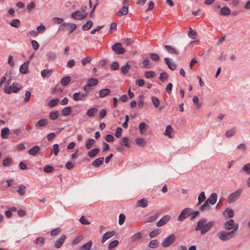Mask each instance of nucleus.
Listing matches in <instances>:
<instances>
[{
  "mask_svg": "<svg viewBox=\"0 0 250 250\" xmlns=\"http://www.w3.org/2000/svg\"><path fill=\"white\" fill-rule=\"evenodd\" d=\"M41 74L42 77L48 78L53 74V71L52 69H45L41 71Z\"/></svg>",
  "mask_w": 250,
  "mask_h": 250,
  "instance_id": "obj_17",
  "label": "nucleus"
},
{
  "mask_svg": "<svg viewBox=\"0 0 250 250\" xmlns=\"http://www.w3.org/2000/svg\"><path fill=\"white\" fill-rule=\"evenodd\" d=\"M146 125L144 123H142L139 125V129L141 134H144L146 132Z\"/></svg>",
  "mask_w": 250,
  "mask_h": 250,
  "instance_id": "obj_61",
  "label": "nucleus"
},
{
  "mask_svg": "<svg viewBox=\"0 0 250 250\" xmlns=\"http://www.w3.org/2000/svg\"><path fill=\"white\" fill-rule=\"evenodd\" d=\"M206 199L205 193L204 191H202L199 195L198 197L197 205H200Z\"/></svg>",
  "mask_w": 250,
  "mask_h": 250,
  "instance_id": "obj_34",
  "label": "nucleus"
},
{
  "mask_svg": "<svg viewBox=\"0 0 250 250\" xmlns=\"http://www.w3.org/2000/svg\"><path fill=\"white\" fill-rule=\"evenodd\" d=\"M143 67L146 68H150L151 67V63L148 58L145 59L142 62Z\"/></svg>",
  "mask_w": 250,
  "mask_h": 250,
  "instance_id": "obj_40",
  "label": "nucleus"
},
{
  "mask_svg": "<svg viewBox=\"0 0 250 250\" xmlns=\"http://www.w3.org/2000/svg\"><path fill=\"white\" fill-rule=\"evenodd\" d=\"M104 157H100L97 159H96L95 161H94L92 163V165L94 167H98L101 165H102L104 162Z\"/></svg>",
  "mask_w": 250,
  "mask_h": 250,
  "instance_id": "obj_27",
  "label": "nucleus"
},
{
  "mask_svg": "<svg viewBox=\"0 0 250 250\" xmlns=\"http://www.w3.org/2000/svg\"><path fill=\"white\" fill-rule=\"evenodd\" d=\"M188 35L190 38L192 39H195V36H196V33L195 31H193L192 29L190 27L189 28Z\"/></svg>",
  "mask_w": 250,
  "mask_h": 250,
  "instance_id": "obj_54",
  "label": "nucleus"
},
{
  "mask_svg": "<svg viewBox=\"0 0 250 250\" xmlns=\"http://www.w3.org/2000/svg\"><path fill=\"white\" fill-rule=\"evenodd\" d=\"M214 223L215 222L213 221L208 223L207 219L205 218H203L197 222V226L195 229L196 231L200 230L201 234L203 235L213 227Z\"/></svg>",
  "mask_w": 250,
  "mask_h": 250,
  "instance_id": "obj_1",
  "label": "nucleus"
},
{
  "mask_svg": "<svg viewBox=\"0 0 250 250\" xmlns=\"http://www.w3.org/2000/svg\"><path fill=\"white\" fill-rule=\"evenodd\" d=\"M224 215L228 218H231L234 216L233 209L230 208H227L224 212Z\"/></svg>",
  "mask_w": 250,
  "mask_h": 250,
  "instance_id": "obj_31",
  "label": "nucleus"
},
{
  "mask_svg": "<svg viewBox=\"0 0 250 250\" xmlns=\"http://www.w3.org/2000/svg\"><path fill=\"white\" fill-rule=\"evenodd\" d=\"M155 75V72L153 71H146L145 73V76L148 79H150L154 77Z\"/></svg>",
  "mask_w": 250,
  "mask_h": 250,
  "instance_id": "obj_55",
  "label": "nucleus"
},
{
  "mask_svg": "<svg viewBox=\"0 0 250 250\" xmlns=\"http://www.w3.org/2000/svg\"><path fill=\"white\" fill-rule=\"evenodd\" d=\"M192 209L190 208H187L182 210L178 217V221L182 222L184 219L191 214Z\"/></svg>",
  "mask_w": 250,
  "mask_h": 250,
  "instance_id": "obj_4",
  "label": "nucleus"
},
{
  "mask_svg": "<svg viewBox=\"0 0 250 250\" xmlns=\"http://www.w3.org/2000/svg\"><path fill=\"white\" fill-rule=\"evenodd\" d=\"M148 202L147 199L146 198H143L136 202V207L145 208L148 206Z\"/></svg>",
  "mask_w": 250,
  "mask_h": 250,
  "instance_id": "obj_13",
  "label": "nucleus"
},
{
  "mask_svg": "<svg viewBox=\"0 0 250 250\" xmlns=\"http://www.w3.org/2000/svg\"><path fill=\"white\" fill-rule=\"evenodd\" d=\"M98 112V109L96 108H92L88 110L86 112V115L89 117H92Z\"/></svg>",
  "mask_w": 250,
  "mask_h": 250,
  "instance_id": "obj_36",
  "label": "nucleus"
},
{
  "mask_svg": "<svg viewBox=\"0 0 250 250\" xmlns=\"http://www.w3.org/2000/svg\"><path fill=\"white\" fill-rule=\"evenodd\" d=\"M59 114V112L57 111L51 112L49 113V118L52 120H56L58 118Z\"/></svg>",
  "mask_w": 250,
  "mask_h": 250,
  "instance_id": "obj_53",
  "label": "nucleus"
},
{
  "mask_svg": "<svg viewBox=\"0 0 250 250\" xmlns=\"http://www.w3.org/2000/svg\"><path fill=\"white\" fill-rule=\"evenodd\" d=\"M115 233L114 231H108L104 233L103 236L102 242L104 243L106 240L113 236Z\"/></svg>",
  "mask_w": 250,
  "mask_h": 250,
  "instance_id": "obj_24",
  "label": "nucleus"
},
{
  "mask_svg": "<svg viewBox=\"0 0 250 250\" xmlns=\"http://www.w3.org/2000/svg\"><path fill=\"white\" fill-rule=\"evenodd\" d=\"M9 132V129L8 127L3 128L1 131V136L3 139L8 138L7 134Z\"/></svg>",
  "mask_w": 250,
  "mask_h": 250,
  "instance_id": "obj_46",
  "label": "nucleus"
},
{
  "mask_svg": "<svg viewBox=\"0 0 250 250\" xmlns=\"http://www.w3.org/2000/svg\"><path fill=\"white\" fill-rule=\"evenodd\" d=\"M111 92V90L108 88H104L101 89L99 91V95L98 97V98H103L105 97V96L108 95Z\"/></svg>",
  "mask_w": 250,
  "mask_h": 250,
  "instance_id": "obj_20",
  "label": "nucleus"
},
{
  "mask_svg": "<svg viewBox=\"0 0 250 250\" xmlns=\"http://www.w3.org/2000/svg\"><path fill=\"white\" fill-rule=\"evenodd\" d=\"M217 199V195L216 193L214 192L211 194L210 196L208 198V199L206 200L208 204L214 205Z\"/></svg>",
  "mask_w": 250,
  "mask_h": 250,
  "instance_id": "obj_15",
  "label": "nucleus"
},
{
  "mask_svg": "<svg viewBox=\"0 0 250 250\" xmlns=\"http://www.w3.org/2000/svg\"><path fill=\"white\" fill-rule=\"evenodd\" d=\"M40 150V146H35L32 148L30 149L28 152L30 155L35 156L39 152Z\"/></svg>",
  "mask_w": 250,
  "mask_h": 250,
  "instance_id": "obj_18",
  "label": "nucleus"
},
{
  "mask_svg": "<svg viewBox=\"0 0 250 250\" xmlns=\"http://www.w3.org/2000/svg\"><path fill=\"white\" fill-rule=\"evenodd\" d=\"M12 92L17 93L18 91L21 89L22 86L21 85L18 83L14 82L12 85Z\"/></svg>",
  "mask_w": 250,
  "mask_h": 250,
  "instance_id": "obj_26",
  "label": "nucleus"
},
{
  "mask_svg": "<svg viewBox=\"0 0 250 250\" xmlns=\"http://www.w3.org/2000/svg\"><path fill=\"white\" fill-rule=\"evenodd\" d=\"M25 189H26L25 186L22 185L20 187L19 189H18V190L17 191L19 193L20 195H23L25 193Z\"/></svg>",
  "mask_w": 250,
  "mask_h": 250,
  "instance_id": "obj_58",
  "label": "nucleus"
},
{
  "mask_svg": "<svg viewBox=\"0 0 250 250\" xmlns=\"http://www.w3.org/2000/svg\"><path fill=\"white\" fill-rule=\"evenodd\" d=\"M98 83V80L96 78H90L87 81L88 86H93L96 85Z\"/></svg>",
  "mask_w": 250,
  "mask_h": 250,
  "instance_id": "obj_41",
  "label": "nucleus"
},
{
  "mask_svg": "<svg viewBox=\"0 0 250 250\" xmlns=\"http://www.w3.org/2000/svg\"><path fill=\"white\" fill-rule=\"evenodd\" d=\"M100 149L99 148H94L88 152V155L90 158H93L97 156L99 152Z\"/></svg>",
  "mask_w": 250,
  "mask_h": 250,
  "instance_id": "obj_32",
  "label": "nucleus"
},
{
  "mask_svg": "<svg viewBox=\"0 0 250 250\" xmlns=\"http://www.w3.org/2000/svg\"><path fill=\"white\" fill-rule=\"evenodd\" d=\"M142 237V233L138 232L134 234L131 238V240L132 242H135L138 241Z\"/></svg>",
  "mask_w": 250,
  "mask_h": 250,
  "instance_id": "obj_38",
  "label": "nucleus"
},
{
  "mask_svg": "<svg viewBox=\"0 0 250 250\" xmlns=\"http://www.w3.org/2000/svg\"><path fill=\"white\" fill-rule=\"evenodd\" d=\"M80 222L83 225H89L90 224V222H89L86 219L85 216H82L80 220Z\"/></svg>",
  "mask_w": 250,
  "mask_h": 250,
  "instance_id": "obj_59",
  "label": "nucleus"
},
{
  "mask_svg": "<svg viewBox=\"0 0 250 250\" xmlns=\"http://www.w3.org/2000/svg\"><path fill=\"white\" fill-rule=\"evenodd\" d=\"M71 78L70 76L63 77L61 81V84L63 86H66L71 81Z\"/></svg>",
  "mask_w": 250,
  "mask_h": 250,
  "instance_id": "obj_33",
  "label": "nucleus"
},
{
  "mask_svg": "<svg viewBox=\"0 0 250 250\" xmlns=\"http://www.w3.org/2000/svg\"><path fill=\"white\" fill-rule=\"evenodd\" d=\"M71 112V108L70 106L65 107L62 111L63 116H68Z\"/></svg>",
  "mask_w": 250,
  "mask_h": 250,
  "instance_id": "obj_42",
  "label": "nucleus"
},
{
  "mask_svg": "<svg viewBox=\"0 0 250 250\" xmlns=\"http://www.w3.org/2000/svg\"><path fill=\"white\" fill-rule=\"evenodd\" d=\"M238 225L237 224L234 229L230 231H221L218 233V237L221 240L223 241L229 240L234 237L235 235V232L238 230Z\"/></svg>",
  "mask_w": 250,
  "mask_h": 250,
  "instance_id": "obj_2",
  "label": "nucleus"
},
{
  "mask_svg": "<svg viewBox=\"0 0 250 250\" xmlns=\"http://www.w3.org/2000/svg\"><path fill=\"white\" fill-rule=\"evenodd\" d=\"M236 225L235 224L234 220L230 219L225 222L224 227L227 230L234 229Z\"/></svg>",
  "mask_w": 250,
  "mask_h": 250,
  "instance_id": "obj_11",
  "label": "nucleus"
},
{
  "mask_svg": "<svg viewBox=\"0 0 250 250\" xmlns=\"http://www.w3.org/2000/svg\"><path fill=\"white\" fill-rule=\"evenodd\" d=\"M165 48L167 50L168 53L170 54H173L177 55L179 54V52L178 50H176L175 48H174L173 47L166 45H165Z\"/></svg>",
  "mask_w": 250,
  "mask_h": 250,
  "instance_id": "obj_29",
  "label": "nucleus"
},
{
  "mask_svg": "<svg viewBox=\"0 0 250 250\" xmlns=\"http://www.w3.org/2000/svg\"><path fill=\"white\" fill-rule=\"evenodd\" d=\"M92 245V243L91 241H89L85 244L81 246L79 248V250H91Z\"/></svg>",
  "mask_w": 250,
  "mask_h": 250,
  "instance_id": "obj_25",
  "label": "nucleus"
},
{
  "mask_svg": "<svg viewBox=\"0 0 250 250\" xmlns=\"http://www.w3.org/2000/svg\"><path fill=\"white\" fill-rule=\"evenodd\" d=\"M93 24V22L91 20H89L87 21L86 23L82 26V29L83 31H86L90 29L92 27Z\"/></svg>",
  "mask_w": 250,
  "mask_h": 250,
  "instance_id": "obj_28",
  "label": "nucleus"
},
{
  "mask_svg": "<svg viewBox=\"0 0 250 250\" xmlns=\"http://www.w3.org/2000/svg\"><path fill=\"white\" fill-rule=\"evenodd\" d=\"M242 194V189H238L230 194L228 197V202L231 204L235 202Z\"/></svg>",
  "mask_w": 250,
  "mask_h": 250,
  "instance_id": "obj_3",
  "label": "nucleus"
},
{
  "mask_svg": "<svg viewBox=\"0 0 250 250\" xmlns=\"http://www.w3.org/2000/svg\"><path fill=\"white\" fill-rule=\"evenodd\" d=\"M136 144L140 146H146L145 140L142 138H137L135 139Z\"/></svg>",
  "mask_w": 250,
  "mask_h": 250,
  "instance_id": "obj_45",
  "label": "nucleus"
},
{
  "mask_svg": "<svg viewBox=\"0 0 250 250\" xmlns=\"http://www.w3.org/2000/svg\"><path fill=\"white\" fill-rule=\"evenodd\" d=\"M131 67V62L130 61H128L125 66H123L121 67V72L124 74H126L129 72Z\"/></svg>",
  "mask_w": 250,
  "mask_h": 250,
  "instance_id": "obj_22",
  "label": "nucleus"
},
{
  "mask_svg": "<svg viewBox=\"0 0 250 250\" xmlns=\"http://www.w3.org/2000/svg\"><path fill=\"white\" fill-rule=\"evenodd\" d=\"M62 26H65V29L69 31V33H72L77 28V25L74 23L63 22L59 27V29H62Z\"/></svg>",
  "mask_w": 250,
  "mask_h": 250,
  "instance_id": "obj_8",
  "label": "nucleus"
},
{
  "mask_svg": "<svg viewBox=\"0 0 250 250\" xmlns=\"http://www.w3.org/2000/svg\"><path fill=\"white\" fill-rule=\"evenodd\" d=\"M230 10L226 6L222 8L220 11L221 15L225 16H228L230 14Z\"/></svg>",
  "mask_w": 250,
  "mask_h": 250,
  "instance_id": "obj_30",
  "label": "nucleus"
},
{
  "mask_svg": "<svg viewBox=\"0 0 250 250\" xmlns=\"http://www.w3.org/2000/svg\"><path fill=\"white\" fill-rule=\"evenodd\" d=\"M236 133V129L235 128H232L226 132L225 135L227 137H230L234 136Z\"/></svg>",
  "mask_w": 250,
  "mask_h": 250,
  "instance_id": "obj_43",
  "label": "nucleus"
},
{
  "mask_svg": "<svg viewBox=\"0 0 250 250\" xmlns=\"http://www.w3.org/2000/svg\"><path fill=\"white\" fill-rule=\"evenodd\" d=\"M149 56H150L151 59L153 61L158 62L160 60L159 56L155 53H150L149 54Z\"/></svg>",
  "mask_w": 250,
  "mask_h": 250,
  "instance_id": "obj_60",
  "label": "nucleus"
},
{
  "mask_svg": "<svg viewBox=\"0 0 250 250\" xmlns=\"http://www.w3.org/2000/svg\"><path fill=\"white\" fill-rule=\"evenodd\" d=\"M168 78V75L166 72H162L160 74L159 79L162 82H164Z\"/></svg>",
  "mask_w": 250,
  "mask_h": 250,
  "instance_id": "obj_64",
  "label": "nucleus"
},
{
  "mask_svg": "<svg viewBox=\"0 0 250 250\" xmlns=\"http://www.w3.org/2000/svg\"><path fill=\"white\" fill-rule=\"evenodd\" d=\"M120 144L121 146H125L126 147H128L129 146L128 138L126 137H123L120 141Z\"/></svg>",
  "mask_w": 250,
  "mask_h": 250,
  "instance_id": "obj_37",
  "label": "nucleus"
},
{
  "mask_svg": "<svg viewBox=\"0 0 250 250\" xmlns=\"http://www.w3.org/2000/svg\"><path fill=\"white\" fill-rule=\"evenodd\" d=\"M29 62H26L23 63L20 68V72L22 74H27L29 73Z\"/></svg>",
  "mask_w": 250,
  "mask_h": 250,
  "instance_id": "obj_14",
  "label": "nucleus"
},
{
  "mask_svg": "<svg viewBox=\"0 0 250 250\" xmlns=\"http://www.w3.org/2000/svg\"><path fill=\"white\" fill-rule=\"evenodd\" d=\"M129 6H123L122 9L119 10L117 12V15L119 17H121L124 15H126L128 13Z\"/></svg>",
  "mask_w": 250,
  "mask_h": 250,
  "instance_id": "obj_21",
  "label": "nucleus"
},
{
  "mask_svg": "<svg viewBox=\"0 0 250 250\" xmlns=\"http://www.w3.org/2000/svg\"><path fill=\"white\" fill-rule=\"evenodd\" d=\"M46 56L48 61H54L56 58V54L54 52H49L47 54Z\"/></svg>",
  "mask_w": 250,
  "mask_h": 250,
  "instance_id": "obj_50",
  "label": "nucleus"
},
{
  "mask_svg": "<svg viewBox=\"0 0 250 250\" xmlns=\"http://www.w3.org/2000/svg\"><path fill=\"white\" fill-rule=\"evenodd\" d=\"M21 24V21L19 19H15L11 20L10 25L14 27H18Z\"/></svg>",
  "mask_w": 250,
  "mask_h": 250,
  "instance_id": "obj_39",
  "label": "nucleus"
},
{
  "mask_svg": "<svg viewBox=\"0 0 250 250\" xmlns=\"http://www.w3.org/2000/svg\"><path fill=\"white\" fill-rule=\"evenodd\" d=\"M48 123V121L46 119H40L35 124V126L37 127H43L46 126Z\"/></svg>",
  "mask_w": 250,
  "mask_h": 250,
  "instance_id": "obj_23",
  "label": "nucleus"
},
{
  "mask_svg": "<svg viewBox=\"0 0 250 250\" xmlns=\"http://www.w3.org/2000/svg\"><path fill=\"white\" fill-rule=\"evenodd\" d=\"M158 217V214L157 213L155 215L153 216H150L148 217L145 221V223H149V222H152L155 221Z\"/></svg>",
  "mask_w": 250,
  "mask_h": 250,
  "instance_id": "obj_49",
  "label": "nucleus"
},
{
  "mask_svg": "<svg viewBox=\"0 0 250 250\" xmlns=\"http://www.w3.org/2000/svg\"><path fill=\"white\" fill-rule=\"evenodd\" d=\"M88 14L86 12L83 13L82 11L78 10L72 13L71 17L76 20H82L87 17Z\"/></svg>",
  "mask_w": 250,
  "mask_h": 250,
  "instance_id": "obj_5",
  "label": "nucleus"
},
{
  "mask_svg": "<svg viewBox=\"0 0 250 250\" xmlns=\"http://www.w3.org/2000/svg\"><path fill=\"white\" fill-rule=\"evenodd\" d=\"M176 237L173 234H171L166 238L164 242L162 243V247L164 248L168 247L173 244L175 241Z\"/></svg>",
  "mask_w": 250,
  "mask_h": 250,
  "instance_id": "obj_6",
  "label": "nucleus"
},
{
  "mask_svg": "<svg viewBox=\"0 0 250 250\" xmlns=\"http://www.w3.org/2000/svg\"><path fill=\"white\" fill-rule=\"evenodd\" d=\"M161 232V230L160 229H155L152 230L149 233V237L150 238H154L157 236Z\"/></svg>",
  "mask_w": 250,
  "mask_h": 250,
  "instance_id": "obj_56",
  "label": "nucleus"
},
{
  "mask_svg": "<svg viewBox=\"0 0 250 250\" xmlns=\"http://www.w3.org/2000/svg\"><path fill=\"white\" fill-rule=\"evenodd\" d=\"M59 102V100L57 98L52 99L49 101L48 103V105L50 107H54L57 105Z\"/></svg>",
  "mask_w": 250,
  "mask_h": 250,
  "instance_id": "obj_47",
  "label": "nucleus"
},
{
  "mask_svg": "<svg viewBox=\"0 0 250 250\" xmlns=\"http://www.w3.org/2000/svg\"><path fill=\"white\" fill-rule=\"evenodd\" d=\"M173 131H174L172 126L170 125H168L166 127V128L164 132V134L166 136H168L169 138H172L173 137Z\"/></svg>",
  "mask_w": 250,
  "mask_h": 250,
  "instance_id": "obj_16",
  "label": "nucleus"
},
{
  "mask_svg": "<svg viewBox=\"0 0 250 250\" xmlns=\"http://www.w3.org/2000/svg\"><path fill=\"white\" fill-rule=\"evenodd\" d=\"M159 242L157 239L151 240L148 244V247L151 249H155L158 247Z\"/></svg>",
  "mask_w": 250,
  "mask_h": 250,
  "instance_id": "obj_35",
  "label": "nucleus"
},
{
  "mask_svg": "<svg viewBox=\"0 0 250 250\" xmlns=\"http://www.w3.org/2000/svg\"><path fill=\"white\" fill-rule=\"evenodd\" d=\"M209 208L210 206L208 203L207 201H206L205 203L200 206V207L199 208V210L201 211H204L205 209H209Z\"/></svg>",
  "mask_w": 250,
  "mask_h": 250,
  "instance_id": "obj_51",
  "label": "nucleus"
},
{
  "mask_svg": "<svg viewBox=\"0 0 250 250\" xmlns=\"http://www.w3.org/2000/svg\"><path fill=\"white\" fill-rule=\"evenodd\" d=\"M66 236L65 234L62 235L55 242L54 246L55 248L59 249L61 247L63 243L65 241Z\"/></svg>",
  "mask_w": 250,
  "mask_h": 250,
  "instance_id": "obj_12",
  "label": "nucleus"
},
{
  "mask_svg": "<svg viewBox=\"0 0 250 250\" xmlns=\"http://www.w3.org/2000/svg\"><path fill=\"white\" fill-rule=\"evenodd\" d=\"M53 21L55 23L61 25L63 23V20L62 18H58V17H54L53 19Z\"/></svg>",
  "mask_w": 250,
  "mask_h": 250,
  "instance_id": "obj_63",
  "label": "nucleus"
},
{
  "mask_svg": "<svg viewBox=\"0 0 250 250\" xmlns=\"http://www.w3.org/2000/svg\"><path fill=\"white\" fill-rule=\"evenodd\" d=\"M119 244V241L117 240H115L112 242H111L108 246V249L109 250L113 249L116 247Z\"/></svg>",
  "mask_w": 250,
  "mask_h": 250,
  "instance_id": "obj_48",
  "label": "nucleus"
},
{
  "mask_svg": "<svg viewBox=\"0 0 250 250\" xmlns=\"http://www.w3.org/2000/svg\"><path fill=\"white\" fill-rule=\"evenodd\" d=\"M242 171L250 174V163L245 164L242 167Z\"/></svg>",
  "mask_w": 250,
  "mask_h": 250,
  "instance_id": "obj_52",
  "label": "nucleus"
},
{
  "mask_svg": "<svg viewBox=\"0 0 250 250\" xmlns=\"http://www.w3.org/2000/svg\"><path fill=\"white\" fill-rule=\"evenodd\" d=\"M95 144V141L93 139H89L86 142L85 146L87 149H89Z\"/></svg>",
  "mask_w": 250,
  "mask_h": 250,
  "instance_id": "obj_44",
  "label": "nucleus"
},
{
  "mask_svg": "<svg viewBox=\"0 0 250 250\" xmlns=\"http://www.w3.org/2000/svg\"><path fill=\"white\" fill-rule=\"evenodd\" d=\"M170 218L171 216L169 215H166L164 216L157 222V226L158 227L163 226L170 219Z\"/></svg>",
  "mask_w": 250,
  "mask_h": 250,
  "instance_id": "obj_10",
  "label": "nucleus"
},
{
  "mask_svg": "<svg viewBox=\"0 0 250 250\" xmlns=\"http://www.w3.org/2000/svg\"><path fill=\"white\" fill-rule=\"evenodd\" d=\"M51 150L54 152V154L55 156H57L59 152V145L57 144H54Z\"/></svg>",
  "mask_w": 250,
  "mask_h": 250,
  "instance_id": "obj_62",
  "label": "nucleus"
},
{
  "mask_svg": "<svg viewBox=\"0 0 250 250\" xmlns=\"http://www.w3.org/2000/svg\"><path fill=\"white\" fill-rule=\"evenodd\" d=\"M112 49L115 52L117 55L123 54L125 52V49L122 47L121 43L117 42L113 44Z\"/></svg>",
  "mask_w": 250,
  "mask_h": 250,
  "instance_id": "obj_7",
  "label": "nucleus"
},
{
  "mask_svg": "<svg viewBox=\"0 0 250 250\" xmlns=\"http://www.w3.org/2000/svg\"><path fill=\"white\" fill-rule=\"evenodd\" d=\"M152 102L155 107H158L160 104L159 100L155 97V96H152L151 97Z\"/></svg>",
  "mask_w": 250,
  "mask_h": 250,
  "instance_id": "obj_57",
  "label": "nucleus"
},
{
  "mask_svg": "<svg viewBox=\"0 0 250 250\" xmlns=\"http://www.w3.org/2000/svg\"><path fill=\"white\" fill-rule=\"evenodd\" d=\"M88 94V92H85L84 93L82 92H77L75 93L73 95V99L75 101H82L85 100V98L87 96Z\"/></svg>",
  "mask_w": 250,
  "mask_h": 250,
  "instance_id": "obj_9",
  "label": "nucleus"
},
{
  "mask_svg": "<svg viewBox=\"0 0 250 250\" xmlns=\"http://www.w3.org/2000/svg\"><path fill=\"white\" fill-rule=\"evenodd\" d=\"M165 61L168 67L171 70H175L177 68V65L175 63L170 62V59L168 58H165Z\"/></svg>",
  "mask_w": 250,
  "mask_h": 250,
  "instance_id": "obj_19",
  "label": "nucleus"
}]
</instances>
